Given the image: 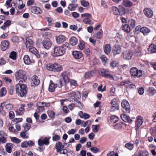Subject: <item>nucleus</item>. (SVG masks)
Instances as JSON below:
<instances>
[{
	"instance_id": "1",
	"label": "nucleus",
	"mask_w": 156,
	"mask_h": 156,
	"mask_svg": "<svg viewBox=\"0 0 156 156\" xmlns=\"http://www.w3.org/2000/svg\"><path fill=\"white\" fill-rule=\"evenodd\" d=\"M21 82L19 81V83L16 85V91L18 96L23 97L26 96L27 88L25 85L22 84Z\"/></svg>"
},
{
	"instance_id": "2",
	"label": "nucleus",
	"mask_w": 156,
	"mask_h": 156,
	"mask_svg": "<svg viewBox=\"0 0 156 156\" xmlns=\"http://www.w3.org/2000/svg\"><path fill=\"white\" fill-rule=\"evenodd\" d=\"M16 80H21L20 81H21L22 83L25 82L27 79L26 72L22 69H19L16 72Z\"/></svg>"
},
{
	"instance_id": "3",
	"label": "nucleus",
	"mask_w": 156,
	"mask_h": 156,
	"mask_svg": "<svg viewBox=\"0 0 156 156\" xmlns=\"http://www.w3.org/2000/svg\"><path fill=\"white\" fill-rule=\"evenodd\" d=\"M69 81V78L66 72L62 73L61 75L59 80L57 82L55 85L57 87H61L63 84H65Z\"/></svg>"
},
{
	"instance_id": "4",
	"label": "nucleus",
	"mask_w": 156,
	"mask_h": 156,
	"mask_svg": "<svg viewBox=\"0 0 156 156\" xmlns=\"http://www.w3.org/2000/svg\"><path fill=\"white\" fill-rule=\"evenodd\" d=\"M144 73L142 70H138L134 67L132 68L130 70L131 77L133 78L140 77L144 74Z\"/></svg>"
},
{
	"instance_id": "5",
	"label": "nucleus",
	"mask_w": 156,
	"mask_h": 156,
	"mask_svg": "<svg viewBox=\"0 0 156 156\" xmlns=\"http://www.w3.org/2000/svg\"><path fill=\"white\" fill-rule=\"evenodd\" d=\"M46 68L48 70L51 71L59 72L62 70V67L56 63H48L46 65Z\"/></svg>"
},
{
	"instance_id": "6",
	"label": "nucleus",
	"mask_w": 156,
	"mask_h": 156,
	"mask_svg": "<svg viewBox=\"0 0 156 156\" xmlns=\"http://www.w3.org/2000/svg\"><path fill=\"white\" fill-rule=\"evenodd\" d=\"M65 52V49L63 46L55 47L54 49L53 56H60L63 55Z\"/></svg>"
},
{
	"instance_id": "7",
	"label": "nucleus",
	"mask_w": 156,
	"mask_h": 156,
	"mask_svg": "<svg viewBox=\"0 0 156 156\" xmlns=\"http://www.w3.org/2000/svg\"><path fill=\"white\" fill-rule=\"evenodd\" d=\"M121 106L123 108V112L129 113L130 112V105L129 102L126 100H123L121 102Z\"/></svg>"
},
{
	"instance_id": "8",
	"label": "nucleus",
	"mask_w": 156,
	"mask_h": 156,
	"mask_svg": "<svg viewBox=\"0 0 156 156\" xmlns=\"http://www.w3.org/2000/svg\"><path fill=\"white\" fill-rule=\"evenodd\" d=\"M99 73L101 75L105 77L108 78L112 80L113 79V76L110 74L109 72L105 69H101L99 70Z\"/></svg>"
},
{
	"instance_id": "9",
	"label": "nucleus",
	"mask_w": 156,
	"mask_h": 156,
	"mask_svg": "<svg viewBox=\"0 0 156 156\" xmlns=\"http://www.w3.org/2000/svg\"><path fill=\"white\" fill-rule=\"evenodd\" d=\"M111 104L112 107L110 110V112H113L119 109V104L116 102L115 99H113L111 100Z\"/></svg>"
},
{
	"instance_id": "10",
	"label": "nucleus",
	"mask_w": 156,
	"mask_h": 156,
	"mask_svg": "<svg viewBox=\"0 0 156 156\" xmlns=\"http://www.w3.org/2000/svg\"><path fill=\"white\" fill-rule=\"evenodd\" d=\"M133 55L132 52L130 51L126 50L122 53V56L124 59L129 60L131 59Z\"/></svg>"
},
{
	"instance_id": "11",
	"label": "nucleus",
	"mask_w": 156,
	"mask_h": 156,
	"mask_svg": "<svg viewBox=\"0 0 156 156\" xmlns=\"http://www.w3.org/2000/svg\"><path fill=\"white\" fill-rule=\"evenodd\" d=\"M43 46L45 48L49 49L52 45V43L48 38H45L42 42Z\"/></svg>"
},
{
	"instance_id": "12",
	"label": "nucleus",
	"mask_w": 156,
	"mask_h": 156,
	"mask_svg": "<svg viewBox=\"0 0 156 156\" xmlns=\"http://www.w3.org/2000/svg\"><path fill=\"white\" fill-rule=\"evenodd\" d=\"M30 9L32 13L36 14H41L42 12L40 8L35 6H31L30 7Z\"/></svg>"
},
{
	"instance_id": "13",
	"label": "nucleus",
	"mask_w": 156,
	"mask_h": 156,
	"mask_svg": "<svg viewBox=\"0 0 156 156\" xmlns=\"http://www.w3.org/2000/svg\"><path fill=\"white\" fill-rule=\"evenodd\" d=\"M143 122V119L141 116H138L136 121V130L138 129L139 127L142 125Z\"/></svg>"
},
{
	"instance_id": "14",
	"label": "nucleus",
	"mask_w": 156,
	"mask_h": 156,
	"mask_svg": "<svg viewBox=\"0 0 156 156\" xmlns=\"http://www.w3.org/2000/svg\"><path fill=\"white\" fill-rule=\"evenodd\" d=\"M112 51L114 55L119 54L121 51V46L118 44H115L113 47Z\"/></svg>"
},
{
	"instance_id": "15",
	"label": "nucleus",
	"mask_w": 156,
	"mask_h": 156,
	"mask_svg": "<svg viewBox=\"0 0 156 156\" xmlns=\"http://www.w3.org/2000/svg\"><path fill=\"white\" fill-rule=\"evenodd\" d=\"M9 45V43L7 40H4L2 41L1 43V47L2 50L5 51L8 48Z\"/></svg>"
},
{
	"instance_id": "16",
	"label": "nucleus",
	"mask_w": 156,
	"mask_h": 156,
	"mask_svg": "<svg viewBox=\"0 0 156 156\" xmlns=\"http://www.w3.org/2000/svg\"><path fill=\"white\" fill-rule=\"evenodd\" d=\"M144 12L147 17L150 18L153 16V11L149 8H146L144 10Z\"/></svg>"
},
{
	"instance_id": "17",
	"label": "nucleus",
	"mask_w": 156,
	"mask_h": 156,
	"mask_svg": "<svg viewBox=\"0 0 156 156\" xmlns=\"http://www.w3.org/2000/svg\"><path fill=\"white\" fill-rule=\"evenodd\" d=\"M73 57L76 59H80L83 56V54L80 51H73L72 53Z\"/></svg>"
},
{
	"instance_id": "18",
	"label": "nucleus",
	"mask_w": 156,
	"mask_h": 156,
	"mask_svg": "<svg viewBox=\"0 0 156 156\" xmlns=\"http://www.w3.org/2000/svg\"><path fill=\"white\" fill-rule=\"evenodd\" d=\"M11 21L10 20H8L5 22L3 25L0 27V28L3 30H5L8 28H9V27L11 25Z\"/></svg>"
},
{
	"instance_id": "19",
	"label": "nucleus",
	"mask_w": 156,
	"mask_h": 156,
	"mask_svg": "<svg viewBox=\"0 0 156 156\" xmlns=\"http://www.w3.org/2000/svg\"><path fill=\"white\" fill-rule=\"evenodd\" d=\"M124 122H128L131 123L132 120L130 119V117L126 114L121 115L120 116Z\"/></svg>"
},
{
	"instance_id": "20",
	"label": "nucleus",
	"mask_w": 156,
	"mask_h": 156,
	"mask_svg": "<svg viewBox=\"0 0 156 156\" xmlns=\"http://www.w3.org/2000/svg\"><path fill=\"white\" fill-rule=\"evenodd\" d=\"M32 78L31 83L32 86L38 85L40 83V81L37 76L34 75Z\"/></svg>"
},
{
	"instance_id": "21",
	"label": "nucleus",
	"mask_w": 156,
	"mask_h": 156,
	"mask_svg": "<svg viewBox=\"0 0 156 156\" xmlns=\"http://www.w3.org/2000/svg\"><path fill=\"white\" fill-rule=\"evenodd\" d=\"M148 51L151 53H156V44H151L148 48Z\"/></svg>"
},
{
	"instance_id": "22",
	"label": "nucleus",
	"mask_w": 156,
	"mask_h": 156,
	"mask_svg": "<svg viewBox=\"0 0 156 156\" xmlns=\"http://www.w3.org/2000/svg\"><path fill=\"white\" fill-rule=\"evenodd\" d=\"M64 145H62L61 142H58L55 145V148L56 149V151L59 152L62 149L64 148Z\"/></svg>"
},
{
	"instance_id": "23",
	"label": "nucleus",
	"mask_w": 156,
	"mask_h": 156,
	"mask_svg": "<svg viewBox=\"0 0 156 156\" xmlns=\"http://www.w3.org/2000/svg\"><path fill=\"white\" fill-rule=\"evenodd\" d=\"M65 39V37L62 35L58 36L56 38L57 42L58 44H61L64 42Z\"/></svg>"
},
{
	"instance_id": "24",
	"label": "nucleus",
	"mask_w": 156,
	"mask_h": 156,
	"mask_svg": "<svg viewBox=\"0 0 156 156\" xmlns=\"http://www.w3.org/2000/svg\"><path fill=\"white\" fill-rule=\"evenodd\" d=\"M57 87V85L53 83L51 80H50L49 86L48 87V90L50 92H53L55 91V88Z\"/></svg>"
},
{
	"instance_id": "25",
	"label": "nucleus",
	"mask_w": 156,
	"mask_h": 156,
	"mask_svg": "<svg viewBox=\"0 0 156 156\" xmlns=\"http://www.w3.org/2000/svg\"><path fill=\"white\" fill-rule=\"evenodd\" d=\"M37 107L36 109V111L38 112H43L44 110V106L43 104V102H38L37 104Z\"/></svg>"
},
{
	"instance_id": "26",
	"label": "nucleus",
	"mask_w": 156,
	"mask_h": 156,
	"mask_svg": "<svg viewBox=\"0 0 156 156\" xmlns=\"http://www.w3.org/2000/svg\"><path fill=\"white\" fill-rule=\"evenodd\" d=\"M104 51L105 54L108 55L111 51V47L110 44H106L103 47Z\"/></svg>"
},
{
	"instance_id": "27",
	"label": "nucleus",
	"mask_w": 156,
	"mask_h": 156,
	"mask_svg": "<svg viewBox=\"0 0 156 156\" xmlns=\"http://www.w3.org/2000/svg\"><path fill=\"white\" fill-rule=\"evenodd\" d=\"M33 41L31 39L27 38L25 43L26 47L28 49L33 46Z\"/></svg>"
},
{
	"instance_id": "28",
	"label": "nucleus",
	"mask_w": 156,
	"mask_h": 156,
	"mask_svg": "<svg viewBox=\"0 0 156 156\" xmlns=\"http://www.w3.org/2000/svg\"><path fill=\"white\" fill-rule=\"evenodd\" d=\"M122 4L126 7L130 8L132 6L133 3L129 0H123Z\"/></svg>"
},
{
	"instance_id": "29",
	"label": "nucleus",
	"mask_w": 156,
	"mask_h": 156,
	"mask_svg": "<svg viewBox=\"0 0 156 156\" xmlns=\"http://www.w3.org/2000/svg\"><path fill=\"white\" fill-rule=\"evenodd\" d=\"M79 115L81 118H83L84 119H87L90 118V115L89 114L85 113H83L82 111L79 112Z\"/></svg>"
},
{
	"instance_id": "30",
	"label": "nucleus",
	"mask_w": 156,
	"mask_h": 156,
	"mask_svg": "<svg viewBox=\"0 0 156 156\" xmlns=\"http://www.w3.org/2000/svg\"><path fill=\"white\" fill-rule=\"evenodd\" d=\"M5 150L6 151L9 153H11L12 148L13 147V145L11 143H7L5 145Z\"/></svg>"
},
{
	"instance_id": "31",
	"label": "nucleus",
	"mask_w": 156,
	"mask_h": 156,
	"mask_svg": "<svg viewBox=\"0 0 156 156\" xmlns=\"http://www.w3.org/2000/svg\"><path fill=\"white\" fill-rule=\"evenodd\" d=\"M140 30L144 35H147L150 32V30L146 27H143L140 29Z\"/></svg>"
},
{
	"instance_id": "32",
	"label": "nucleus",
	"mask_w": 156,
	"mask_h": 156,
	"mask_svg": "<svg viewBox=\"0 0 156 156\" xmlns=\"http://www.w3.org/2000/svg\"><path fill=\"white\" fill-rule=\"evenodd\" d=\"M136 156H149L148 152L146 150L140 151L138 152V154H135Z\"/></svg>"
},
{
	"instance_id": "33",
	"label": "nucleus",
	"mask_w": 156,
	"mask_h": 156,
	"mask_svg": "<svg viewBox=\"0 0 156 156\" xmlns=\"http://www.w3.org/2000/svg\"><path fill=\"white\" fill-rule=\"evenodd\" d=\"M78 5L77 4L70 3L68 6V9L70 11L75 10V9L77 7Z\"/></svg>"
},
{
	"instance_id": "34",
	"label": "nucleus",
	"mask_w": 156,
	"mask_h": 156,
	"mask_svg": "<svg viewBox=\"0 0 156 156\" xmlns=\"http://www.w3.org/2000/svg\"><path fill=\"white\" fill-rule=\"evenodd\" d=\"M70 44L72 46L76 45L77 43V39L74 37H72L69 40Z\"/></svg>"
},
{
	"instance_id": "35",
	"label": "nucleus",
	"mask_w": 156,
	"mask_h": 156,
	"mask_svg": "<svg viewBox=\"0 0 156 156\" xmlns=\"http://www.w3.org/2000/svg\"><path fill=\"white\" fill-rule=\"evenodd\" d=\"M23 60L24 63L27 65H29L32 62L30 60L29 56L28 55H25L23 58Z\"/></svg>"
},
{
	"instance_id": "36",
	"label": "nucleus",
	"mask_w": 156,
	"mask_h": 156,
	"mask_svg": "<svg viewBox=\"0 0 156 156\" xmlns=\"http://www.w3.org/2000/svg\"><path fill=\"white\" fill-rule=\"evenodd\" d=\"M48 52L44 50H41V55L44 58H47L48 56Z\"/></svg>"
},
{
	"instance_id": "37",
	"label": "nucleus",
	"mask_w": 156,
	"mask_h": 156,
	"mask_svg": "<svg viewBox=\"0 0 156 156\" xmlns=\"http://www.w3.org/2000/svg\"><path fill=\"white\" fill-rule=\"evenodd\" d=\"M122 30L125 32L129 33L130 32V28L128 24H124L122 27Z\"/></svg>"
},
{
	"instance_id": "38",
	"label": "nucleus",
	"mask_w": 156,
	"mask_h": 156,
	"mask_svg": "<svg viewBox=\"0 0 156 156\" xmlns=\"http://www.w3.org/2000/svg\"><path fill=\"white\" fill-rule=\"evenodd\" d=\"M47 114L49 117L51 119L55 117V113L52 110H49L47 111Z\"/></svg>"
},
{
	"instance_id": "39",
	"label": "nucleus",
	"mask_w": 156,
	"mask_h": 156,
	"mask_svg": "<svg viewBox=\"0 0 156 156\" xmlns=\"http://www.w3.org/2000/svg\"><path fill=\"white\" fill-rule=\"evenodd\" d=\"M94 74V71H91L86 72L84 76L85 78L87 79L88 78L92 76Z\"/></svg>"
},
{
	"instance_id": "40",
	"label": "nucleus",
	"mask_w": 156,
	"mask_h": 156,
	"mask_svg": "<svg viewBox=\"0 0 156 156\" xmlns=\"http://www.w3.org/2000/svg\"><path fill=\"white\" fill-rule=\"evenodd\" d=\"M83 22L85 24H92L94 23L89 18H86L83 20Z\"/></svg>"
},
{
	"instance_id": "41",
	"label": "nucleus",
	"mask_w": 156,
	"mask_h": 156,
	"mask_svg": "<svg viewBox=\"0 0 156 156\" xmlns=\"http://www.w3.org/2000/svg\"><path fill=\"white\" fill-rule=\"evenodd\" d=\"M129 24L131 28L133 29L135 27V20L131 19L129 20Z\"/></svg>"
},
{
	"instance_id": "42",
	"label": "nucleus",
	"mask_w": 156,
	"mask_h": 156,
	"mask_svg": "<svg viewBox=\"0 0 156 156\" xmlns=\"http://www.w3.org/2000/svg\"><path fill=\"white\" fill-rule=\"evenodd\" d=\"M103 31L101 29L99 30V32L95 34V37L98 39H101L102 36Z\"/></svg>"
},
{
	"instance_id": "43",
	"label": "nucleus",
	"mask_w": 156,
	"mask_h": 156,
	"mask_svg": "<svg viewBox=\"0 0 156 156\" xmlns=\"http://www.w3.org/2000/svg\"><path fill=\"white\" fill-rule=\"evenodd\" d=\"M23 127L24 128L25 132L28 131L31 127V125L28 123H24L23 125Z\"/></svg>"
},
{
	"instance_id": "44",
	"label": "nucleus",
	"mask_w": 156,
	"mask_h": 156,
	"mask_svg": "<svg viewBox=\"0 0 156 156\" xmlns=\"http://www.w3.org/2000/svg\"><path fill=\"white\" fill-rule=\"evenodd\" d=\"M119 13L121 15H122L125 13V9L122 6H120L119 9Z\"/></svg>"
},
{
	"instance_id": "45",
	"label": "nucleus",
	"mask_w": 156,
	"mask_h": 156,
	"mask_svg": "<svg viewBox=\"0 0 156 156\" xmlns=\"http://www.w3.org/2000/svg\"><path fill=\"white\" fill-rule=\"evenodd\" d=\"M68 82H69L70 86L72 87H75L77 86L76 81L75 80H69V81Z\"/></svg>"
},
{
	"instance_id": "46",
	"label": "nucleus",
	"mask_w": 156,
	"mask_h": 156,
	"mask_svg": "<svg viewBox=\"0 0 156 156\" xmlns=\"http://www.w3.org/2000/svg\"><path fill=\"white\" fill-rule=\"evenodd\" d=\"M9 57L10 58L13 60H16V52L14 51L11 52Z\"/></svg>"
},
{
	"instance_id": "47",
	"label": "nucleus",
	"mask_w": 156,
	"mask_h": 156,
	"mask_svg": "<svg viewBox=\"0 0 156 156\" xmlns=\"http://www.w3.org/2000/svg\"><path fill=\"white\" fill-rule=\"evenodd\" d=\"M111 121L112 123L117 122L119 120L118 118L115 115H112L111 117Z\"/></svg>"
},
{
	"instance_id": "48",
	"label": "nucleus",
	"mask_w": 156,
	"mask_h": 156,
	"mask_svg": "<svg viewBox=\"0 0 156 156\" xmlns=\"http://www.w3.org/2000/svg\"><path fill=\"white\" fill-rule=\"evenodd\" d=\"M147 91L152 95H154L156 92V90L152 87H149L147 90Z\"/></svg>"
},
{
	"instance_id": "49",
	"label": "nucleus",
	"mask_w": 156,
	"mask_h": 156,
	"mask_svg": "<svg viewBox=\"0 0 156 156\" xmlns=\"http://www.w3.org/2000/svg\"><path fill=\"white\" fill-rule=\"evenodd\" d=\"M100 58L101 59L102 62L105 63H107L108 61V59L105 55L101 56Z\"/></svg>"
},
{
	"instance_id": "50",
	"label": "nucleus",
	"mask_w": 156,
	"mask_h": 156,
	"mask_svg": "<svg viewBox=\"0 0 156 156\" xmlns=\"http://www.w3.org/2000/svg\"><path fill=\"white\" fill-rule=\"evenodd\" d=\"M99 127V126L98 125H93L92 126L93 131L94 133H97L98 131Z\"/></svg>"
},
{
	"instance_id": "51",
	"label": "nucleus",
	"mask_w": 156,
	"mask_h": 156,
	"mask_svg": "<svg viewBox=\"0 0 156 156\" xmlns=\"http://www.w3.org/2000/svg\"><path fill=\"white\" fill-rule=\"evenodd\" d=\"M11 140L14 143L19 144L20 143L21 140L16 137H12L11 138Z\"/></svg>"
},
{
	"instance_id": "52",
	"label": "nucleus",
	"mask_w": 156,
	"mask_h": 156,
	"mask_svg": "<svg viewBox=\"0 0 156 156\" xmlns=\"http://www.w3.org/2000/svg\"><path fill=\"white\" fill-rule=\"evenodd\" d=\"M125 147L128 149L131 150L133 149L134 146L133 144L128 143L126 144Z\"/></svg>"
},
{
	"instance_id": "53",
	"label": "nucleus",
	"mask_w": 156,
	"mask_h": 156,
	"mask_svg": "<svg viewBox=\"0 0 156 156\" xmlns=\"http://www.w3.org/2000/svg\"><path fill=\"white\" fill-rule=\"evenodd\" d=\"M112 9L113 14L115 15H117L119 14V9L117 8L116 7H113Z\"/></svg>"
},
{
	"instance_id": "54",
	"label": "nucleus",
	"mask_w": 156,
	"mask_h": 156,
	"mask_svg": "<svg viewBox=\"0 0 156 156\" xmlns=\"http://www.w3.org/2000/svg\"><path fill=\"white\" fill-rule=\"evenodd\" d=\"M6 91L5 88H2L0 90V95L2 97L4 96L6 94Z\"/></svg>"
},
{
	"instance_id": "55",
	"label": "nucleus",
	"mask_w": 156,
	"mask_h": 156,
	"mask_svg": "<svg viewBox=\"0 0 156 156\" xmlns=\"http://www.w3.org/2000/svg\"><path fill=\"white\" fill-rule=\"evenodd\" d=\"M45 20L48 22V26L51 25L53 23V19L52 18L46 17L45 18Z\"/></svg>"
},
{
	"instance_id": "56",
	"label": "nucleus",
	"mask_w": 156,
	"mask_h": 156,
	"mask_svg": "<svg viewBox=\"0 0 156 156\" xmlns=\"http://www.w3.org/2000/svg\"><path fill=\"white\" fill-rule=\"evenodd\" d=\"M91 151L94 153H96L99 151V149L96 147H91L90 148Z\"/></svg>"
},
{
	"instance_id": "57",
	"label": "nucleus",
	"mask_w": 156,
	"mask_h": 156,
	"mask_svg": "<svg viewBox=\"0 0 156 156\" xmlns=\"http://www.w3.org/2000/svg\"><path fill=\"white\" fill-rule=\"evenodd\" d=\"M79 47L80 50H83L84 48L85 44L83 41H80L79 44Z\"/></svg>"
},
{
	"instance_id": "58",
	"label": "nucleus",
	"mask_w": 156,
	"mask_h": 156,
	"mask_svg": "<svg viewBox=\"0 0 156 156\" xmlns=\"http://www.w3.org/2000/svg\"><path fill=\"white\" fill-rule=\"evenodd\" d=\"M72 94L73 95V97L76 98H79L80 97V93L78 91L73 93Z\"/></svg>"
},
{
	"instance_id": "59",
	"label": "nucleus",
	"mask_w": 156,
	"mask_h": 156,
	"mask_svg": "<svg viewBox=\"0 0 156 156\" xmlns=\"http://www.w3.org/2000/svg\"><path fill=\"white\" fill-rule=\"evenodd\" d=\"M28 49H29V51L30 52H31L32 53L34 54L35 53H36L37 52V51L36 49L35 48L33 47V46L32 47H30L28 48Z\"/></svg>"
},
{
	"instance_id": "60",
	"label": "nucleus",
	"mask_w": 156,
	"mask_h": 156,
	"mask_svg": "<svg viewBox=\"0 0 156 156\" xmlns=\"http://www.w3.org/2000/svg\"><path fill=\"white\" fill-rule=\"evenodd\" d=\"M118 63L117 62L113 60L110 63V66L112 67H115L117 66Z\"/></svg>"
},
{
	"instance_id": "61",
	"label": "nucleus",
	"mask_w": 156,
	"mask_h": 156,
	"mask_svg": "<svg viewBox=\"0 0 156 156\" xmlns=\"http://www.w3.org/2000/svg\"><path fill=\"white\" fill-rule=\"evenodd\" d=\"M5 108L8 110H11L13 108V105L11 104H7L5 105Z\"/></svg>"
},
{
	"instance_id": "62",
	"label": "nucleus",
	"mask_w": 156,
	"mask_h": 156,
	"mask_svg": "<svg viewBox=\"0 0 156 156\" xmlns=\"http://www.w3.org/2000/svg\"><path fill=\"white\" fill-rule=\"evenodd\" d=\"M20 136L23 138H27L28 136L27 135L25 131H23L20 133Z\"/></svg>"
},
{
	"instance_id": "63",
	"label": "nucleus",
	"mask_w": 156,
	"mask_h": 156,
	"mask_svg": "<svg viewBox=\"0 0 156 156\" xmlns=\"http://www.w3.org/2000/svg\"><path fill=\"white\" fill-rule=\"evenodd\" d=\"M42 140L44 144L48 145L49 144V139L48 138L45 137L44 138V139H42Z\"/></svg>"
},
{
	"instance_id": "64",
	"label": "nucleus",
	"mask_w": 156,
	"mask_h": 156,
	"mask_svg": "<svg viewBox=\"0 0 156 156\" xmlns=\"http://www.w3.org/2000/svg\"><path fill=\"white\" fill-rule=\"evenodd\" d=\"M107 156H118V154L117 153H115L113 151H112L108 154Z\"/></svg>"
}]
</instances>
